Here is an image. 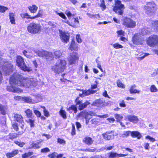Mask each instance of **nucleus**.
I'll list each match as a JSON object with an SVG mask.
<instances>
[{"label":"nucleus","mask_w":158,"mask_h":158,"mask_svg":"<svg viewBox=\"0 0 158 158\" xmlns=\"http://www.w3.org/2000/svg\"><path fill=\"white\" fill-rule=\"evenodd\" d=\"M0 120L1 124L3 125L5 124L6 122V119L5 117H2L0 118Z\"/></svg>","instance_id":"obj_54"},{"label":"nucleus","mask_w":158,"mask_h":158,"mask_svg":"<svg viewBox=\"0 0 158 158\" xmlns=\"http://www.w3.org/2000/svg\"><path fill=\"white\" fill-rule=\"evenodd\" d=\"M8 10L7 7L3 6L0 5V12L1 13H4L6 10Z\"/></svg>","instance_id":"obj_44"},{"label":"nucleus","mask_w":158,"mask_h":158,"mask_svg":"<svg viewBox=\"0 0 158 158\" xmlns=\"http://www.w3.org/2000/svg\"><path fill=\"white\" fill-rule=\"evenodd\" d=\"M57 156V154L56 152H54L48 155V156L49 157L51 158H55Z\"/></svg>","instance_id":"obj_51"},{"label":"nucleus","mask_w":158,"mask_h":158,"mask_svg":"<svg viewBox=\"0 0 158 158\" xmlns=\"http://www.w3.org/2000/svg\"><path fill=\"white\" fill-rule=\"evenodd\" d=\"M153 27L155 30L158 31V21H156L152 22Z\"/></svg>","instance_id":"obj_42"},{"label":"nucleus","mask_w":158,"mask_h":158,"mask_svg":"<svg viewBox=\"0 0 158 158\" xmlns=\"http://www.w3.org/2000/svg\"><path fill=\"white\" fill-rule=\"evenodd\" d=\"M12 126L13 128L16 131H18L19 129L18 125L17 123L15 122H14L12 124Z\"/></svg>","instance_id":"obj_47"},{"label":"nucleus","mask_w":158,"mask_h":158,"mask_svg":"<svg viewBox=\"0 0 158 158\" xmlns=\"http://www.w3.org/2000/svg\"><path fill=\"white\" fill-rule=\"evenodd\" d=\"M83 142L88 145H91L94 142L92 139L90 137L86 136L84 138Z\"/></svg>","instance_id":"obj_17"},{"label":"nucleus","mask_w":158,"mask_h":158,"mask_svg":"<svg viewBox=\"0 0 158 158\" xmlns=\"http://www.w3.org/2000/svg\"><path fill=\"white\" fill-rule=\"evenodd\" d=\"M95 91L88 90H82V94H80V96L81 97H83L86 96H88L90 94H93L95 92Z\"/></svg>","instance_id":"obj_18"},{"label":"nucleus","mask_w":158,"mask_h":158,"mask_svg":"<svg viewBox=\"0 0 158 158\" xmlns=\"http://www.w3.org/2000/svg\"><path fill=\"white\" fill-rule=\"evenodd\" d=\"M146 5L147 6H144V8L147 14H150L154 12L156 10V5L154 2H148Z\"/></svg>","instance_id":"obj_8"},{"label":"nucleus","mask_w":158,"mask_h":158,"mask_svg":"<svg viewBox=\"0 0 158 158\" xmlns=\"http://www.w3.org/2000/svg\"><path fill=\"white\" fill-rule=\"evenodd\" d=\"M101 3L100 5V6L102 8V10H105L106 8V6L105 4V2L104 0H101Z\"/></svg>","instance_id":"obj_45"},{"label":"nucleus","mask_w":158,"mask_h":158,"mask_svg":"<svg viewBox=\"0 0 158 158\" xmlns=\"http://www.w3.org/2000/svg\"><path fill=\"white\" fill-rule=\"evenodd\" d=\"M20 16L23 18H26L27 19H33L32 18V17H31L30 15H29L27 13L21 14Z\"/></svg>","instance_id":"obj_40"},{"label":"nucleus","mask_w":158,"mask_h":158,"mask_svg":"<svg viewBox=\"0 0 158 158\" xmlns=\"http://www.w3.org/2000/svg\"><path fill=\"white\" fill-rule=\"evenodd\" d=\"M57 142L60 144H64L65 143V141L64 140L60 138L58 139Z\"/></svg>","instance_id":"obj_60"},{"label":"nucleus","mask_w":158,"mask_h":158,"mask_svg":"<svg viewBox=\"0 0 158 158\" xmlns=\"http://www.w3.org/2000/svg\"><path fill=\"white\" fill-rule=\"evenodd\" d=\"M34 112L37 117H40L41 115L40 112L38 110H36L35 108H33Z\"/></svg>","instance_id":"obj_46"},{"label":"nucleus","mask_w":158,"mask_h":158,"mask_svg":"<svg viewBox=\"0 0 158 158\" xmlns=\"http://www.w3.org/2000/svg\"><path fill=\"white\" fill-rule=\"evenodd\" d=\"M42 107L44 109V115L46 117H48L49 115V112L46 110L44 106Z\"/></svg>","instance_id":"obj_55"},{"label":"nucleus","mask_w":158,"mask_h":158,"mask_svg":"<svg viewBox=\"0 0 158 158\" xmlns=\"http://www.w3.org/2000/svg\"><path fill=\"white\" fill-rule=\"evenodd\" d=\"M114 117L116 119L117 122H120L123 118V116L121 114H116L114 115Z\"/></svg>","instance_id":"obj_35"},{"label":"nucleus","mask_w":158,"mask_h":158,"mask_svg":"<svg viewBox=\"0 0 158 158\" xmlns=\"http://www.w3.org/2000/svg\"><path fill=\"white\" fill-rule=\"evenodd\" d=\"M117 32L118 35L124 36L125 32L124 31L122 30L118 31H117Z\"/></svg>","instance_id":"obj_59"},{"label":"nucleus","mask_w":158,"mask_h":158,"mask_svg":"<svg viewBox=\"0 0 158 158\" xmlns=\"http://www.w3.org/2000/svg\"><path fill=\"white\" fill-rule=\"evenodd\" d=\"M23 132H19L18 134L12 133L10 134L9 135V138L10 139H13L16 138L19 135H21L23 133Z\"/></svg>","instance_id":"obj_30"},{"label":"nucleus","mask_w":158,"mask_h":158,"mask_svg":"<svg viewBox=\"0 0 158 158\" xmlns=\"http://www.w3.org/2000/svg\"><path fill=\"white\" fill-rule=\"evenodd\" d=\"M15 119L17 122L22 123L23 121L22 116L19 114H15L14 116Z\"/></svg>","instance_id":"obj_29"},{"label":"nucleus","mask_w":158,"mask_h":158,"mask_svg":"<svg viewBox=\"0 0 158 158\" xmlns=\"http://www.w3.org/2000/svg\"><path fill=\"white\" fill-rule=\"evenodd\" d=\"M90 103L88 101H86L84 103L81 104L79 106L78 109L80 110H81L85 108Z\"/></svg>","instance_id":"obj_32"},{"label":"nucleus","mask_w":158,"mask_h":158,"mask_svg":"<svg viewBox=\"0 0 158 158\" xmlns=\"http://www.w3.org/2000/svg\"><path fill=\"white\" fill-rule=\"evenodd\" d=\"M41 27L39 24L31 23L27 27L28 31L32 33H36L40 31Z\"/></svg>","instance_id":"obj_6"},{"label":"nucleus","mask_w":158,"mask_h":158,"mask_svg":"<svg viewBox=\"0 0 158 158\" xmlns=\"http://www.w3.org/2000/svg\"><path fill=\"white\" fill-rule=\"evenodd\" d=\"M42 13L41 11H39V12L38 13V14L35 16H34L32 17V18L33 19H35L38 17H40L42 16Z\"/></svg>","instance_id":"obj_57"},{"label":"nucleus","mask_w":158,"mask_h":158,"mask_svg":"<svg viewBox=\"0 0 158 158\" xmlns=\"http://www.w3.org/2000/svg\"><path fill=\"white\" fill-rule=\"evenodd\" d=\"M76 39L77 42L79 43H81L82 42V40L81 38L80 35L78 34L76 35Z\"/></svg>","instance_id":"obj_50"},{"label":"nucleus","mask_w":158,"mask_h":158,"mask_svg":"<svg viewBox=\"0 0 158 158\" xmlns=\"http://www.w3.org/2000/svg\"><path fill=\"white\" fill-rule=\"evenodd\" d=\"M60 113L61 116L64 119H66L67 118L66 112L64 110L62 109L60 110Z\"/></svg>","instance_id":"obj_37"},{"label":"nucleus","mask_w":158,"mask_h":158,"mask_svg":"<svg viewBox=\"0 0 158 158\" xmlns=\"http://www.w3.org/2000/svg\"><path fill=\"white\" fill-rule=\"evenodd\" d=\"M34 52L39 57H44L46 59H48L52 56V54L51 52H48L43 49L35 50Z\"/></svg>","instance_id":"obj_7"},{"label":"nucleus","mask_w":158,"mask_h":158,"mask_svg":"<svg viewBox=\"0 0 158 158\" xmlns=\"http://www.w3.org/2000/svg\"><path fill=\"white\" fill-rule=\"evenodd\" d=\"M71 134L72 135H74L76 134L75 127L73 124H72V129L71 132Z\"/></svg>","instance_id":"obj_48"},{"label":"nucleus","mask_w":158,"mask_h":158,"mask_svg":"<svg viewBox=\"0 0 158 158\" xmlns=\"http://www.w3.org/2000/svg\"><path fill=\"white\" fill-rule=\"evenodd\" d=\"M66 62L65 60H59L52 67V69L55 73L59 74L64 71L66 68Z\"/></svg>","instance_id":"obj_2"},{"label":"nucleus","mask_w":158,"mask_h":158,"mask_svg":"<svg viewBox=\"0 0 158 158\" xmlns=\"http://www.w3.org/2000/svg\"><path fill=\"white\" fill-rule=\"evenodd\" d=\"M65 13L69 18L71 16L73 15L70 12V11L68 10L66 11Z\"/></svg>","instance_id":"obj_64"},{"label":"nucleus","mask_w":158,"mask_h":158,"mask_svg":"<svg viewBox=\"0 0 158 158\" xmlns=\"http://www.w3.org/2000/svg\"><path fill=\"white\" fill-rule=\"evenodd\" d=\"M79 59V56L75 52L71 53L68 58V60L70 64H74Z\"/></svg>","instance_id":"obj_10"},{"label":"nucleus","mask_w":158,"mask_h":158,"mask_svg":"<svg viewBox=\"0 0 158 158\" xmlns=\"http://www.w3.org/2000/svg\"><path fill=\"white\" fill-rule=\"evenodd\" d=\"M125 8L124 5L121 3L120 1L115 0V5L113 8V10L119 15H122Z\"/></svg>","instance_id":"obj_5"},{"label":"nucleus","mask_w":158,"mask_h":158,"mask_svg":"<svg viewBox=\"0 0 158 158\" xmlns=\"http://www.w3.org/2000/svg\"><path fill=\"white\" fill-rule=\"evenodd\" d=\"M23 100L25 102L27 103H35L39 102V100H34L31 99L30 97H24L23 98Z\"/></svg>","instance_id":"obj_19"},{"label":"nucleus","mask_w":158,"mask_h":158,"mask_svg":"<svg viewBox=\"0 0 158 158\" xmlns=\"http://www.w3.org/2000/svg\"><path fill=\"white\" fill-rule=\"evenodd\" d=\"M18 153V150H15L11 152L7 153L6 154V156L8 158H11L17 155Z\"/></svg>","instance_id":"obj_25"},{"label":"nucleus","mask_w":158,"mask_h":158,"mask_svg":"<svg viewBox=\"0 0 158 158\" xmlns=\"http://www.w3.org/2000/svg\"><path fill=\"white\" fill-rule=\"evenodd\" d=\"M123 25L127 28H133L136 25V23L130 18H125L123 23Z\"/></svg>","instance_id":"obj_11"},{"label":"nucleus","mask_w":158,"mask_h":158,"mask_svg":"<svg viewBox=\"0 0 158 158\" xmlns=\"http://www.w3.org/2000/svg\"><path fill=\"white\" fill-rule=\"evenodd\" d=\"M131 131H124L119 134V136L123 138L127 137L130 134Z\"/></svg>","instance_id":"obj_28"},{"label":"nucleus","mask_w":158,"mask_h":158,"mask_svg":"<svg viewBox=\"0 0 158 158\" xmlns=\"http://www.w3.org/2000/svg\"><path fill=\"white\" fill-rule=\"evenodd\" d=\"M92 105L98 107H102L105 105L104 102L102 100L99 99L96 100L92 103Z\"/></svg>","instance_id":"obj_15"},{"label":"nucleus","mask_w":158,"mask_h":158,"mask_svg":"<svg viewBox=\"0 0 158 158\" xmlns=\"http://www.w3.org/2000/svg\"><path fill=\"white\" fill-rule=\"evenodd\" d=\"M23 53L24 55L27 58L31 59L33 57V56L32 55L28 54L27 52L25 50H24Z\"/></svg>","instance_id":"obj_43"},{"label":"nucleus","mask_w":158,"mask_h":158,"mask_svg":"<svg viewBox=\"0 0 158 158\" xmlns=\"http://www.w3.org/2000/svg\"><path fill=\"white\" fill-rule=\"evenodd\" d=\"M126 118L129 121L132 122L134 123H136L139 121V119L135 115H128L126 117Z\"/></svg>","instance_id":"obj_16"},{"label":"nucleus","mask_w":158,"mask_h":158,"mask_svg":"<svg viewBox=\"0 0 158 158\" xmlns=\"http://www.w3.org/2000/svg\"><path fill=\"white\" fill-rule=\"evenodd\" d=\"M50 150L48 148H45L41 150V152L43 153H46L49 152Z\"/></svg>","instance_id":"obj_49"},{"label":"nucleus","mask_w":158,"mask_h":158,"mask_svg":"<svg viewBox=\"0 0 158 158\" xmlns=\"http://www.w3.org/2000/svg\"><path fill=\"white\" fill-rule=\"evenodd\" d=\"M60 36L61 41L64 43H66L69 41V35L64 31L59 30Z\"/></svg>","instance_id":"obj_12"},{"label":"nucleus","mask_w":158,"mask_h":158,"mask_svg":"<svg viewBox=\"0 0 158 158\" xmlns=\"http://www.w3.org/2000/svg\"><path fill=\"white\" fill-rule=\"evenodd\" d=\"M16 64L18 66L24 71L30 72L31 70L30 68L26 65L23 58L21 56H19L17 57Z\"/></svg>","instance_id":"obj_4"},{"label":"nucleus","mask_w":158,"mask_h":158,"mask_svg":"<svg viewBox=\"0 0 158 158\" xmlns=\"http://www.w3.org/2000/svg\"><path fill=\"white\" fill-rule=\"evenodd\" d=\"M10 86H8L7 89L10 92H22V90L17 86H22L29 88L31 86H35L36 81L33 78H24L18 73H15L10 77Z\"/></svg>","instance_id":"obj_1"},{"label":"nucleus","mask_w":158,"mask_h":158,"mask_svg":"<svg viewBox=\"0 0 158 158\" xmlns=\"http://www.w3.org/2000/svg\"><path fill=\"white\" fill-rule=\"evenodd\" d=\"M25 112L27 117L28 118H31L33 114L32 110L29 109H27L25 110Z\"/></svg>","instance_id":"obj_34"},{"label":"nucleus","mask_w":158,"mask_h":158,"mask_svg":"<svg viewBox=\"0 0 158 158\" xmlns=\"http://www.w3.org/2000/svg\"><path fill=\"white\" fill-rule=\"evenodd\" d=\"M33 153V152H29L27 153H26L22 155V157L23 158H26L32 155Z\"/></svg>","instance_id":"obj_41"},{"label":"nucleus","mask_w":158,"mask_h":158,"mask_svg":"<svg viewBox=\"0 0 158 158\" xmlns=\"http://www.w3.org/2000/svg\"><path fill=\"white\" fill-rule=\"evenodd\" d=\"M96 149L94 148H89L85 149H83V151L85 152H94Z\"/></svg>","instance_id":"obj_53"},{"label":"nucleus","mask_w":158,"mask_h":158,"mask_svg":"<svg viewBox=\"0 0 158 158\" xmlns=\"http://www.w3.org/2000/svg\"><path fill=\"white\" fill-rule=\"evenodd\" d=\"M143 31L141 32L135 33L132 37V41L133 44L136 45H141L143 44V41L144 40L143 34L144 33Z\"/></svg>","instance_id":"obj_3"},{"label":"nucleus","mask_w":158,"mask_h":158,"mask_svg":"<svg viewBox=\"0 0 158 158\" xmlns=\"http://www.w3.org/2000/svg\"><path fill=\"white\" fill-rule=\"evenodd\" d=\"M147 44L151 47L158 45V36L153 35L150 36L147 40Z\"/></svg>","instance_id":"obj_9"},{"label":"nucleus","mask_w":158,"mask_h":158,"mask_svg":"<svg viewBox=\"0 0 158 158\" xmlns=\"http://www.w3.org/2000/svg\"><path fill=\"white\" fill-rule=\"evenodd\" d=\"M111 45L115 49L121 48H123V46L118 43L112 44H111Z\"/></svg>","instance_id":"obj_36"},{"label":"nucleus","mask_w":158,"mask_h":158,"mask_svg":"<svg viewBox=\"0 0 158 158\" xmlns=\"http://www.w3.org/2000/svg\"><path fill=\"white\" fill-rule=\"evenodd\" d=\"M108 158H116L124 157L128 155V154H118L113 152H111L108 154Z\"/></svg>","instance_id":"obj_14"},{"label":"nucleus","mask_w":158,"mask_h":158,"mask_svg":"<svg viewBox=\"0 0 158 158\" xmlns=\"http://www.w3.org/2000/svg\"><path fill=\"white\" fill-rule=\"evenodd\" d=\"M130 134L131 136L133 137H137L138 139H139L141 137V135L138 131H131Z\"/></svg>","instance_id":"obj_26"},{"label":"nucleus","mask_w":158,"mask_h":158,"mask_svg":"<svg viewBox=\"0 0 158 158\" xmlns=\"http://www.w3.org/2000/svg\"><path fill=\"white\" fill-rule=\"evenodd\" d=\"M142 55H143L142 56H141V57H139L138 58V60H142L145 57L148 56L149 54L148 53H146L143 54Z\"/></svg>","instance_id":"obj_56"},{"label":"nucleus","mask_w":158,"mask_h":158,"mask_svg":"<svg viewBox=\"0 0 158 158\" xmlns=\"http://www.w3.org/2000/svg\"><path fill=\"white\" fill-rule=\"evenodd\" d=\"M95 82L96 83L95 84H92L91 85V89H94L97 88V84H98V83L97 81H95Z\"/></svg>","instance_id":"obj_61"},{"label":"nucleus","mask_w":158,"mask_h":158,"mask_svg":"<svg viewBox=\"0 0 158 158\" xmlns=\"http://www.w3.org/2000/svg\"><path fill=\"white\" fill-rule=\"evenodd\" d=\"M135 85H132L130 89V92L131 94L133 93H137L139 94L140 92V91L139 90H138L136 89H135Z\"/></svg>","instance_id":"obj_33"},{"label":"nucleus","mask_w":158,"mask_h":158,"mask_svg":"<svg viewBox=\"0 0 158 158\" xmlns=\"http://www.w3.org/2000/svg\"><path fill=\"white\" fill-rule=\"evenodd\" d=\"M7 108L5 106L0 104V114L5 115L6 114Z\"/></svg>","instance_id":"obj_21"},{"label":"nucleus","mask_w":158,"mask_h":158,"mask_svg":"<svg viewBox=\"0 0 158 158\" xmlns=\"http://www.w3.org/2000/svg\"><path fill=\"white\" fill-rule=\"evenodd\" d=\"M117 86L118 87L122 88H124V85L120 81H118L117 82Z\"/></svg>","instance_id":"obj_52"},{"label":"nucleus","mask_w":158,"mask_h":158,"mask_svg":"<svg viewBox=\"0 0 158 158\" xmlns=\"http://www.w3.org/2000/svg\"><path fill=\"white\" fill-rule=\"evenodd\" d=\"M28 8L31 13H35L38 9V7L35 5H32V6H29Z\"/></svg>","instance_id":"obj_27"},{"label":"nucleus","mask_w":158,"mask_h":158,"mask_svg":"<svg viewBox=\"0 0 158 158\" xmlns=\"http://www.w3.org/2000/svg\"><path fill=\"white\" fill-rule=\"evenodd\" d=\"M114 131H107L102 134V136L105 140H109L113 139L114 138Z\"/></svg>","instance_id":"obj_13"},{"label":"nucleus","mask_w":158,"mask_h":158,"mask_svg":"<svg viewBox=\"0 0 158 158\" xmlns=\"http://www.w3.org/2000/svg\"><path fill=\"white\" fill-rule=\"evenodd\" d=\"M146 139H148L151 140L152 142H154L155 140L154 138L151 137L149 136H147L146 137Z\"/></svg>","instance_id":"obj_62"},{"label":"nucleus","mask_w":158,"mask_h":158,"mask_svg":"<svg viewBox=\"0 0 158 158\" xmlns=\"http://www.w3.org/2000/svg\"><path fill=\"white\" fill-rule=\"evenodd\" d=\"M54 55L56 58L60 57L62 55V52L60 50L56 51L54 52Z\"/></svg>","instance_id":"obj_39"},{"label":"nucleus","mask_w":158,"mask_h":158,"mask_svg":"<svg viewBox=\"0 0 158 158\" xmlns=\"http://www.w3.org/2000/svg\"><path fill=\"white\" fill-rule=\"evenodd\" d=\"M150 90L152 93H155L157 92L158 89L154 85H152L150 87Z\"/></svg>","instance_id":"obj_38"},{"label":"nucleus","mask_w":158,"mask_h":158,"mask_svg":"<svg viewBox=\"0 0 158 158\" xmlns=\"http://www.w3.org/2000/svg\"><path fill=\"white\" fill-rule=\"evenodd\" d=\"M67 110L70 113H72L73 111H74L75 113H76L77 111V107L75 105H72L71 106L68 108Z\"/></svg>","instance_id":"obj_23"},{"label":"nucleus","mask_w":158,"mask_h":158,"mask_svg":"<svg viewBox=\"0 0 158 158\" xmlns=\"http://www.w3.org/2000/svg\"><path fill=\"white\" fill-rule=\"evenodd\" d=\"M61 17L64 19H66L65 15L63 13H58L57 14Z\"/></svg>","instance_id":"obj_63"},{"label":"nucleus","mask_w":158,"mask_h":158,"mask_svg":"<svg viewBox=\"0 0 158 158\" xmlns=\"http://www.w3.org/2000/svg\"><path fill=\"white\" fill-rule=\"evenodd\" d=\"M15 142L16 144L20 147H23V146L25 144L24 143H20L18 141H15Z\"/></svg>","instance_id":"obj_58"},{"label":"nucleus","mask_w":158,"mask_h":158,"mask_svg":"<svg viewBox=\"0 0 158 158\" xmlns=\"http://www.w3.org/2000/svg\"><path fill=\"white\" fill-rule=\"evenodd\" d=\"M69 49L72 51L73 50L77 51L78 50V47L75 41L73 40L71 42L69 47Z\"/></svg>","instance_id":"obj_20"},{"label":"nucleus","mask_w":158,"mask_h":158,"mask_svg":"<svg viewBox=\"0 0 158 158\" xmlns=\"http://www.w3.org/2000/svg\"><path fill=\"white\" fill-rule=\"evenodd\" d=\"M15 14L12 12L9 13V19L10 23L12 24H15Z\"/></svg>","instance_id":"obj_24"},{"label":"nucleus","mask_w":158,"mask_h":158,"mask_svg":"<svg viewBox=\"0 0 158 158\" xmlns=\"http://www.w3.org/2000/svg\"><path fill=\"white\" fill-rule=\"evenodd\" d=\"M26 121L29 124L31 127H35V120L33 118L28 119L26 120Z\"/></svg>","instance_id":"obj_31"},{"label":"nucleus","mask_w":158,"mask_h":158,"mask_svg":"<svg viewBox=\"0 0 158 158\" xmlns=\"http://www.w3.org/2000/svg\"><path fill=\"white\" fill-rule=\"evenodd\" d=\"M39 144L40 143L39 142H33L31 144H30L28 147V148L29 149H32L33 148H34L35 149L39 148H40V146Z\"/></svg>","instance_id":"obj_22"}]
</instances>
